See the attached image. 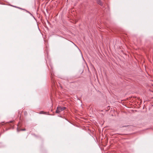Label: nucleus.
<instances>
[{
    "instance_id": "nucleus-2",
    "label": "nucleus",
    "mask_w": 153,
    "mask_h": 153,
    "mask_svg": "<svg viewBox=\"0 0 153 153\" xmlns=\"http://www.w3.org/2000/svg\"><path fill=\"white\" fill-rule=\"evenodd\" d=\"M97 2L98 4H100L101 6H102V2L100 0H97Z\"/></svg>"
},
{
    "instance_id": "nucleus-7",
    "label": "nucleus",
    "mask_w": 153,
    "mask_h": 153,
    "mask_svg": "<svg viewBox=\"0 0 153 153\" xmlns=\"http://www.w3.org/2000/svg\"><path fill=\"white\" fill-rule=\"evenodd\" d=\"M14 7H16V6H14ZM17 8H19V9H21V8H19V7H17Z\"/></svg>"
},
{
    "instance_id": "nucleus-3",
    "label": "nucleus",
    "mask_w": 153,
    "mask_h": 153,
    "mask_svg": "<svg viewBox=\"0 0 153 153\" xmlns=\"http://www.w3.org/2000/svg\"><path fill=\"white\" fill-rule=\"evenodd\" d=\"M61 108L62 110V111L64 110H65V107H61Z\"/></svg>"
},
{
    "instance_id": "nucleus-6",
    "label": "nucleus",
    "mask_w": 153,
    "mask_h": 153,
    "mask_svg": "<svg viewBox=\"0 0 153 153\" xmlns=\"http://www.w3.org/2000/svg\"><path fill=\"white\" fill-rule=\"evenodd\" d=\"M25 129H22V131H25Z\"/></svg>"
},
{
    "instance_id": "nucleus-1",
    "label": "nucleus",
    "mask_w": 153,
    "mask_h": 153,
    "mask_svg": "<svg viewBox=\"0 0 153 153\" xmlns=\"http://www.w3.org/2000/svg\"><path fill=\"white\" fill-rule=\"evenodd\" d=\"M62 110L61 108V107H59L57 108L56 110V112L57 113H59Z\"/></svg>"
},
{
    "instance_id": "nucleus-4",
    "label": "nucleus",
    "mask_w": 153,
    "mask_h": 153,
    "mask_svg": "<svg viewBox=\"0 0 153 153\" xmlns=\"http://www.w3.org/2000/svg\"><path fill=\"white\" fill-rule=\"evenodd\" d=\"M27 12L28 13H29L31 15H32V14H31V13H30L29 11H27Z\"/></svg>"
},
{
    "instance_id": "nucleus-5",
    "label": "nucleus",
    "mask_w": 153,
    "mask_h": 153,
    "mask_svg": "<svg viewBox=\"0 0 153 153\" xmlns=\"http://www.w3.org/2000/svg\"><path fill=\"white\" fill-rule=\"evenodd\" d=\"M43 111H41V112L40 113V114H43Z\"/></svg>"
}]
</instances>
